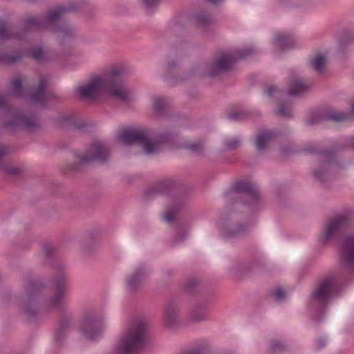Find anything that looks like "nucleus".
<instances>
[{
    "mask_svg": "<svg viewBox=\"0 0 354 354\" xmlns=\"http://www.w3.org/2000/svg\"><path fill=\"white\" fill-rule=\"evenodd\" d=\"M93 250H94V246H93V245L91 247H88L87 245H84L82 247V251L86 255H88Z\"/></svg>",
    "mask_w": 354,
    "mask_h": 354,
    "instance_id": "obj_49",
    "label": "nucleus"
},
{
    "mask_svg": "<svg viewBox=\"0 0 354 354\" xmlns=\"http://www.w3.org/2000/svg\"><path fill=\"white\" fill-rule=\"evenodd\" d=\"M62 127H69L80 133L84 132L86 124L81 120H77L73 115H67L59 117L56 119Z\"/></svg>",
    "mask_w": 354,
    "mask_h": 354,
    "instance_id": "obj_24",
    "label": "nucleus"
},
{
    "mask_svg": "<svg viewBox=\"0 0 354 354\" xmlns=\"http://www.w3.org/2000/svg\"><path fill=\"white\" fill-rule=\"evenodd\" d=\"M274 138V133L270 131H264L257 137L256 146L259 150L264 149L267 142Z\"/></svg>",
    "mask_w": 354,
    "mask_h": 354,
    "instance_id": "obj_29",
    "label": "nucleus"
},
{
    "mask_svg": "<svg viewBox=\"0 0 354 354\" xmlns=\"http://www.w3.org/2000/svg\"><path fill=\"white\" fill-rule=\"evenodd\" d=\"M182 354H206L205 348L203 346L197 347L189 351H187Z\"/></svg>",
    "mask_w": 354,
    "mask_h": 354,
    "instance_id": "obj_46",
    "label": "nucleus"
},
{
    "mask_svg": "<svg viewBox=\"0 0 354 354\" xmlns=\"http://www.w3.org/2000/svg\"><path fill=\"white\" fill-rule=\"evenodd\" d=\"M270 294L272 297H274V299L277 300V301H281L283 299H284L285 296H286V293H285V291L283 288H276L274 290H272L271 292H270Z\"/></svg>",
    "mask_w": 354,
    "mask_h": 354,
    "instance_id": "obj_43",
    "label": "nucleus"
},
{
    "mask_svg": "<svg viewBox=\"0 0 354 354\" xmlns=\"http://www.w3.org/2000/svg\"><path fill=\"white\" fill-rule=\"evenodd\" d=\"M183 147L196 154H201L204 149L202 142H187L184 144Z\"/></svg>",
    "mask_w": 354,
    "mask_h": 354,
    "instance_id": "obj_38",
    "label": "nucleus"
},
{
    "mask_svg": "<svg viewBox=\"0 0 354 354\" xmlns=\"http://www.w3.org/2000/svg\"><path fill=\"white\" fill-rule=\"evenodd\" d=\"M308 86L306 85L301 80L296 78L290 83V88L287 92L279 90L274 85H266L264 93L269 97L276 98L286 94L295 96L305 93L308 90Z\"/></svg>",
    "mask_w": 354,
    "mask_h": 354,
    "instance_id": "obj_16",
    "label": "nucleus"
},
{
    "mask_svg": "<svg viewBox=\"0 0 354 354\" xmlns=\"http://www.w3.org/2000/svg\"><path fill=\"white\" fill-rule=\"evenodd\" d=\"M352 43H354V32H347L344 33L339 41V45L342 48H344Z\"/></svg>",
    "mask_w": 354,
    "mask_h": 354,
    "instance_id": "obj_39",
    "label": "nucleus"
},
{
    "mask_svg": "<svg viewBox=\"0 0 354 354\" xmlns=\"http://www.w3.org/2000/svg\"><path fill=\"white\" fill-rule=\"evenodd\" d=\"M179 184L174 178H167L160 180L145 189V196L147 198L157 194L168 195L178 189Z\"/></svg>",
    "mask_w": 354,
    "mask_h": 354,
    "instance_id": "obj_17",
    "label": "nucleus"
},
{
    "mask_svg": "<svg viewBox=\"0 0 354 354\" xmlns=\"http://www.w3.org/2000/svg\"><path fill=\"white\" fill-rule=\"evenodd\" d=\"M351 144L352 145V146L354 147V137L351 139Z\"/></svg>",
    "mask_w": 354,
    "mask_h": 354,
    "instance_id": "obj_53",
    "label": "nucleus"
},
{
    "mask_svg": "<svg viewBox=\"0 0 354 354\" xmlns=\"http://www.w3.org/2000/svg\"><path fill=\"white\" fill-rule=\"evenodd\" d=\"M43 252L46 263L54 271L50 279L52 295L46 300L44 305L48 312H56L60 315L54 332L55 346L60 347L64 344L70 330L73 319V314L69 312L68 304L64 300L70 289L69 278L65 272V265L56 257V250L53 245H44Z\"/></svg>",
    "mask_w": 354,
    "mask_h": 354,
    "instance_id": "obj_1",
    "label": "nucleus"
},
{
    "mask_svg": "<svg viewBox=\"0 0 354 354\" xmlns=\"http://www.w3.org/2000/svg\"><path fill=\"white\" fill-rule=\"evenodd\" d=\"M351 112L354 113V104L351 106Z\"/></svg>",
    "mask_w": 354,
    "mask_h": 354,
    "instance_id": "obj_54",
    "label": "nucleus"
},
{
    "mask_svg": "<svg viewBox=\"0 0 354 354\" xmlns=\"http://www.w3.org/2000/svg\"><path fill=\"white\" fill-rule=\"evenodd\" d=\"M229 199L241 198V202L252 208H257L261 203L257 187L251 182L241 180L235 182L225 193Z\"/></svg>",
    "mask_w": 354,
    "mask_h": 354,
    "instance_id": "obj_9",
    "label": "nucleus"
},
{
    "mask_svg": "<svg viewBox=\"0 0 354 354\" xmlns=\"http://www.w3.org/2000/svg\"><path fill=\"white\" fill-rule=\"evenodd\" d=\"M172 272H173V271H172L171 270H167V271H166V274H167V275H171V273H172Z\"/></svg>",
    "mask_w": 354,
    "mask_h": 354,
    "instance_id": "obj_52",
    "label": "nucleus"
},
{
    "mask_svg": "<svg viewBox=\"0 0 354 354\" xmlns=\"http://www.w3.org/2000/svg\"><path fill=\"white\" fill-rule=\"evenodd\" d=\"M290 108L291 104L290 102H281L279 106L274 110V113L284 118H290L292 117Z\"/></svg>",
    "mask_w": 354,
    "mask_h": 354,
    "instance_id": "obj_34",
    "label": "nucleus"
},
{
    "mask_svg": "<svg viewBox=\"0 0 354 354\" xmlns=\"http://www.w3.org/2000/svg\"><path fill=\"white\" fill-rule=\"evenodd\" d=\"M249 230L248 225H243L239 222H234L230 220L223 227V235L226 238H235L245 234Z\"/></svg>",
    "mask_w": 354,
    "mask_h": 354,
    "instance_id": "obj_23",
    "label": "nucleus"
},
{
    "mask_svg": "<svg viewBox=\"0 0 354 354\" xmlns=\"http://www.w3.org/2000/svg\"><path fill=\"white\" fill-rule=\"evenodd\" d=\"M326 62V56L323 53H317L310 59V66L317 73L324 71Z\"/></svg>",
    "mask_w": 354,
    "mask_h": 354,
    "instance_id": "obj_27",
    "label": "nucleus"
},
{
    "mask_svg": "<svg viewBox=\"0 0 354 354\" xmlns=\"http://www.w3.org/2000/svg\"><path fill=\"white\" fill-rule=\"evenodd\" d=\"M346 281H343L341 275L333 274L318 279L313 288L308 300V306L317 313L315 321L320 322L329 304L341 295Z\"/></svg>",
    "mask_w": 354,
    "mask_h": 354,
    "instance_id": "obj_3",
    "label": "nucleus"
},
{
    "mask_svg": "<svg viewBox=\"0 0 354 354\" xmlns=\"http://www.w3.org/2000/svg\"><path fill=\"white\" fill-rule=\"evenodd\" d=\"M263 261L258 259L252 263L236 262L231 268V272L237 277H243L252 272L254 268H262Z\"/></svg>",
    "mask_w": 354,
    "mask_h": 354,
    "instance_id": "obj_22",
    "label": "nucleus"
},
{
    "mask_svg": "<svg viewBox=\"0 0 354 354\" xmlns=\"http://www.w3.org/2000/svg\"><path fill=\"white\" fill-rule=\"evenodd\" d=\"M125 74L124 68L120 66L111 69L104 76V90L106 94L123 103L129 102L131 97V89L122 85Z\"/></svg>",
    "mask_w": 354,
    "mask_h": 354,
    "instance_id": "obj_8",
    "label": "nucleus"
},
{
    "mask_svg": "<svg viewBox=\"0 0 354 354\" xmlns=\"http://www.w3.org/2000/svg\"><path fill=\"white\" fill-rule=\"evenodd\" d=\"M166 101L162 98H156L153 100V106L158 112H161L165 109Z\"/></svg>",
    "mask_w": 354,
    "mask_h": 354,
    "instance_id": "obj_42",
    "label": "nucleus"
},
{
    "mask_svg": "<svg viewBox=\"0 0 354 354\" xmlns=\"http://www.w3.org/2000/svg\"><path fill=\"white\" fill-rule=\"evenodd\" d=\"M241 140L239 137L227 138L223 142V147L225 150L234 151L239 148Z\"/></svg>",
    "mask_w": 354,
    "mask_h": 354,
    "instance_id": "obj_36",
    "label": "nucleus"
},
{
    "mask_svg": "<svg viewBox=\"0 0 354 354\" xmlns=\"http://www.w3.org/2000/svg\"><path fill=\"white\" fill-rule=\"evenodd\" d=\"M184 201H174L167 208L165 214L167 221L172 222L174 220V214L178 213L181 207L184 205Z\"/></svg>",
    "mask_w": 354,
    "mask_h": 354,
    "instance_id": "obj_30",
    "label": "nucleus"
},
{
    "mask_svg": "<svg viewBox=\"0 0 354 354\" xmlns=\"http://www.w3.org/2000/svg\"><path fill=\"white\" fill-rule=\"evenodd\" d=\"M75 5L74 3L69 6H61L53 10L46 12L44 17H30L25 19L24 26L19 31L12 30L8 27L7 22L3 20L0 21L5 23L6 29L12 37L9 38H2L3 39H22L26 35V32L30 30H41L48 26H53V31L57 32V39L60 44L65 42V39L73 37L74 29L68 23H59V19L61 16L66 12L74 10Z\"/></svg>",
    "mask_w": 354,
    "mask_h": 354,
    "instance_id": "obj_2",
    "label": "nucleus"
},
{
    "mask_svg": "<svg viewBox=\"0 0 354 354\" xmlns=\"http://www.w3.org/2000/svg\"><path fill=\"white\" fill-rule=\"evenodd\" d=\"M192 319L195 322H201L207 319L204 304H198L195 306L192 313Z\"/></svg>",
    "mask_w": 354,
    "mask_h": 354,
    "instance_id": "obj_32",
    "label": "nucleus"
},
{
    "mask_svg": "<svg viewBox=\"0 0 354 354\" xmlns=\"http://www.w3.org/2000/svg\"><path fill=\"white\" fill-rule=\"evenodd\" d=\"M273 43L281 50H289L295 46L296 41L292 34L280 33L274 38Z\"/></svg>",
    "mask_w": 354,
    "mask_h": 354,
    "instance_id": "obj_25",
    "label": "nucleus"
},
{
    "mask_svg": "<svg viewBox=\"0 0 354 354\" xmlns=\"http://www.w3.org/2000/svg\"><path fill=\"white\" fill-rule=\"evenodd\" d=\"M104 89V77H96L92 79L87 85L76 88V93L85 100H95Z\"/></svg>",
    "mask_w": 354,
    "mask_h": 354,
    "instance_id": "obj_18",
    "label": "nucleus"
},
{
    "mask_svg": "<svg viewBox=\"0 0 354 354\" xmlns=\"http://www.w3.org/2000/svg\"><path fill=\"white\" fill-rule=\"evenodd\" d=\"M304 150L308 153L319 155L320 167L313 171V176L319 182L323 183L332 178L335 171L339 167L335 159L336 151L334 147L319 151L314 144H308Z\"/></svg>",
    "mask_w": 354,
    "mask_h": 354,
    "instance_id": "obj_6",
    "label": "nucleus"
},
{
    "mask_svg": "<svg viewBox=\"0 0 354 354\" xmlns=\"http://www.w3.org/2000/svg\"><path fill=\"white\" fill-rule=\"evenodd\" d=\"M8 106L6 99L3 97H0V109H6Z\"/></svg>",
    "mask_w": 354,
    "mask_h": 354,
    "instance_id": "obj_51",
    "label": "nucleus"
},
{
    "mask_svg": "<svg viewBox=\"0 0 354 354\" xmlns=\"http://www.w3.org/2000/svg\"><path fill=\"white\" fill-rule=\"evenodd\" d=\"M350 216L339 215L330 220L326 225L323 234L319 238L322 243L338 239L350 223Z\"/></svg>",
    "mask_w": 354,
    "mask_h": 354,
    "instance_id": "obj_14",
    "label": "nucleus"
},
{
    "mask_svg": "<svg viewBox=\"0 0 354 354\" xmlns=\"http://www.w3.org/2000/svg\"><path fill=\"white\" fill-rule=\"evenodd\" d=\"M180 311L174 300H169L164 308V324L167 328H174L180 324Z\"/></svg>",
    "mask_w": 354,
    "mask_h": 354,
    "instance_id": "obj_21",
    "label": "nucleus"
},
{
    "mask_svg": "<svg viewBox=\"0 0 354 354\" xmlns=\"http://www.w3.org/2000/svg\"><path fill=\"white\" fill-rule=\"evenodd\" d=\"M118 139L124 144L129 145L133 143H140L143 146L147 154L157 153V143H152L147 137L145 129H126L118 136Z\"/></svg>",
    "mask_w": 354,
    "mask_h": 354,
    "instance_id": "obj_12",
    "label": "nucleus"
},
{
    "mask_svg": "<svg viewBox=\"0 0 354 354\" xmlns=\"http://www.w3.org/2000/svg\"><path fill=\"white\" fill-rule=\"evenodd\" d=\"M142 3L146 8H151L157 6L159 3L158 0H142Z\"/></svg>",
    "mask_w": 354,
    "mask_h": 354,
    "instance_id": "obj_47",
    "label": "nucleus"
},
{
    "mask_svg": "<svg viewBox=\"0 0 354 354\" xmlns=\"http://www.w3.org/2000/svg\"><path fill=\"white\" fill-rule=\"evenodd\" d=\"M326 345V339L325 338H320L317 339L316 343V348L320 350L324 348Z\"/></svg>",
    "mask_w": 354,
    "mask_h": 354,
    "instance_id": "obj_48",
    "label": "nucleus"
},
{
    "mask_svg": "<svg viewBox=\"0 0 354 354\" xmlns=\"http://www.w3.org/2000/svg\"><path fill=\"white\" fill-rule=\"evenodd\" d=\"M195 73H196V70H195V69H193V70H192V71H191V75H194Z\"/></svg>",
    "mask_w": 354,
    "mask_h": 354,
    "instance_id": "obj_55",
    "label": "nucleus"
},
{
    "mask_svg": "<svg viewBox=\"0 0 354 354\" xmlns=\"http://www.w3.org/2000/svg\"><path fill=\"white\" fill-rule=\"evenodd\" d=\"M12 86L15 95L20 96L22 91V81L20 79L15 80L12 82Z\"/></svg>",
    "mask_w": 354,
    "mask_h": 354,
    "instance_id": "obj_44",
    "label": "nucleus"
},
{
    "mask_svg": "<svg viewBox=\"0 0 354 354\" xmlns=\"http://www.w3.org/2000/svg\"><path fill=\"white\" fill-rule=\"evenodd\" d=\"M22 55L20 51H15L12 55L1 53L0 55V64H13L21 61Z\"/></svg>",
    "mask_w": 354,
    "mask_h": 354,
    "instance_id": "obj_28",
    "label": "nucleus"
},
{
    "mask_svg": "<svg viewBox=\"0 0 354 354\" xmlns=\"http://www.w3.org/2000/svg\"><path fill=\"white\" fill-rule=\"evenodd\" d=\"M102 322L101 318L92 310L83 311L80 330L81 333L89 339H95L101 334Z\"/></svg>",
    "mask_w": 354,
    "mask_h": 354,
    "instance_id": "obj_13",
    "label": "nucleus"
},
{
    "mask_svg": "<svg viewBox=\"0 0 354 354\" xmlns=\"http://www.w3.org/2000/svg\"><path fill=\"white\" fill-rule=\"evenodd\" d=\"M31 57L39 63L46 61L44 51L41 47L37 48L31 51Z\"/></svg>",
    "mask_w": 354,
    "mask_h": 354,
    "instance_id": "obj_41",
    "label": "nucleus"
},
{
    "mask_svg": "<svg viewBox=\"0 0 354 354\" xmlns=\"http://www.w3.org/2000/svg\"><path fill=\"white\" fill-rule=\"evenodd\" d=\"M339 263L351 271H354V234L346 236L343 241L339 253Z\"/></svg>",
    "mask_w": 354,
    "mask_h": 354,
    "instance_id": "obj_19",
    "label": "nucleus"
},
{
    "mask_svg": "<svg viewBox=\"0 0 354 354\" xmlns=\"http://www.w3.org/2000/svg\"><path fill=\"white\" fill-rule=\"evenodd\" d=\"M198 281L196 279H189L184 285V289L188 294H194L196 292Z\"/></svg>",
    "mask_w": 354,
    "mask_h": 354,
    "instance_id": "obj_40",
    "label": "nucleus"
},
{
    "mask_svg": "<svg viewBox=\"0 0 354 354\" xmlns=\"http://www.w3.org/2000/svg\"><path fill=\"white\" fill-rule=\"evenodd\" d=\"M250 113L241 109L232 110L228 114L227 118L232 121H241L248 118Z\"/></svg>",
    "mask_w": 354,
    "mask_h": 354,
    "instance_id": "obj_35",
    "label": "nucleus"
},
{
    "mask_svg": "<svg viewBox=\"0 0 354 354\" xmlns=\"http://www.w3.org/2000/svg\"><path fill=\"white\" fill-rule=\"evenodd\" d=\"M350 119V114L345 112L328 111H313L309 113L306 123L308 126H313L326 121L336 122L347 121Z\"/></svg>",
    "mask_w": 354,
    "mask_h": 354,
    "instance_id": "obj_15",
    "label": "nucleus"
},
{
    "mask_svg": "<svg viewBox=\"0 0 354 354\" xmlns=\"http://www.w3.org/2000/svg\"><path fill=\"white\" fill-rule=\"evenodd\" d=\"M287 351V346L279 339L272 340L270 343V354H282Z\"/></svg>",
    "mask_w": 354,
    "mask_h": 354,
    "instance_id": "obj_33",
    "label": "nucleus"
},
{
    "mask_svg": "<svg viewBox=\"0 0 354 354\" xmlns=\"http://www.w3.org/2000/svg\"><path fill=\"white\" fill-rule=\"evenodd\" d=\"M110 151L108 146L104 142L95 141L92 142L88 151L81 155H75L77 162L68 166L70 171H78L81 170V167L93 162H97L101 164H105L109 158Z\"/></svg>",
    "mask_w": 354,
    "mask_h": 354,
    "instance_id": "obj_10",
    "label": "nucleus"
},
{
    "mask_svg": "<svg viewBox=\"0 0 354 354\" xmlns=\"http://www.w3.org/2000/svg\"><path fill=\"white\" fill-rule=\"evenodd\" d=\"M146 267L140 266L126 279V286L130 292H136L148 277Z\"/></svg>",
    "mask_w": 354,
    "mask_h": 354,
    "instance_id": "obj_20",
    "label": "nucleus"
},
{
    "mask_svg": "<svg viewBox=\"0 0 354 354\" xmlns=\"http://www.w3.org/2000/svg\"><path fill=\"white\" fill-rule=\"evenodd\" d=\"M46 82L44 77H41L39 78L37 89L32 92L30 95L29 99L31 102L41 105L46 104V100L44 95L46 88Z\"/></svg>",
    "mask_w": 354,
    "mask_h": 354,
    "instance_id": "obj_26",
    "label": "nucleus"
},
{
    "mask_svg": "<svg viewBox=\"0 0 354 354\" xmlns=\"http://www.w3.org/2000/svg\"><path fill=\"white\" fill-rule=\"evenodd\" d=\"M177 66V63L174 60L168 61L167 64V70H171Z\"/></svg>",
    "mask_w": 354,
    "mask_h": 354,
    "instance_id": "obj_50",
    "label": "nucleus"
},
{
    "mask_svg": "<svg viewBox=\"0 0 354 354\" xmlns=\"http://www.w3.org/2000/svg\"><path fill=\"white\" fill-rule=\"evenodd\" d=\"M148 344V323L145 319H138L120 335L113 354H139Z\"/></svg>",
    "mask_w": 354,
    "mask_h": 354,
    "instance_id": "obj_4",
    "label": "nucleus"
},
{
    "mask_svg": "<svg viewBox=\"0 0 354 354\" xmlns=\"http://www.w3.org/2000/svg\"><path fill=\"white\" fill-rule=\"evenodd\" d=\"M46 285L37 279L32 278L30 274L26 275L24 292L20 299L19 306L23 314L28 322L36 319L39 311L38 298Z\"/></svg>",
    "mask_w": 354,
    "mask_h": 354,
    "instance_id": "obj_5",
    "label": "nucleus"
},
{
    "mask_svg": "<svg viewBox=\"0 0 354 354\" xmlns=\"http://www.w3.org/2000/svg\"><path fill=\"white\" fill-rule=\"evenodd\" d=\"M12 37L8 30L5 23L0 21V37L1 38H9Z\"/></svg>",
    "mask_w": 354,
    "mask_h": 354,
    "instance_id": "obj_45",
    "label": "nucleus"
},
{
    "mask_svg": "<svg viewBox=\"0 0 354 354\" xmlns=\"http://www.w3.org/2000/svg\"><path fill=\"white\" fill-rule=\"evenodd\" d=\"M253 53V48L249 46L237 48L230 54L220 55L206 67L205 75L208 77H214L228 72L232 70L233 65L237 61L248 57Z\"/></svg>",
    "mask_w": 354,
    "mask_h": 354,
    "instance_id": "obj_7",
    "label": "nucleus"
},
{
    "mask_svg": "<svg viewBox=\"0 0 354 354\" xmlns=\"http://www.w3.org/2000/svg\"><path fill=\"white\" fill-rule=\"evenodd\" d=\"M195 17L197 24L201 26H207L212 23V16L205 11L199 12Z\"/></svg>",
    "mask_w": 354,
    "mask_h": 354,
    "instance_id": "obj_37",
    "label": "nucleus"
},
{
    "mask_svg": "<svg viewBox=\"0 0 354 354\" xmlns=\"http://www.w3.org/2000/svg\"><path fill=\"white\" fill-rule=\"evenodd\" d=\"M174 135L170 131H165L160 133H158L156 137V141L152 142V143H157L158 147H157L158 151L159 152L160 150V144L170 142L174 140Z\"/></svg>",
    "mask_w": 354,
    "mask_h": 354,
    "instance_id": "obj_31",
    "label": "nucleus"
},
{
    "mask_svg": "<svg viewBox=\"0 0 354 354\" xmlns=\"http://www.w3.org/2000/svg\"><path fill=\"white\" fill-rule=\"evenodd\" d=\"M1 127L9 133H13L19 130L32 133L38 130L41 125L35 115H27L21 111L12 114L11 118L3 122Z\"/></svg>",
    "mask_w": 354,
    "mask_h": 354,
    "instance_id": "obj_11",
    "label": "nucleus"
}]
</instances>
